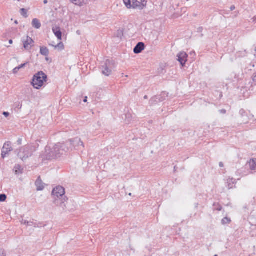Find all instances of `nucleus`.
Segmentation results:
<instances>
[{
	"label": "nucleus",
	"mask_w": 256,
	"mask_h": 256,
	"mask_svg": "<svg viewBox=\"0 0 256 256\" xmlns=\"http://www.w3.org/2000/svg\"><path fill=\"white\" fill-rule=\"evenodd\" d=\"M71 146L72 143L68 142L58 143L52 148L50 146H46L45 151L41 155V158L42 160L58 158L68 152Z\"/></svg>",
	"instance_id": "1"
},
{
	"label": "nucleus",
	"mask_w": 256,
	"mask_h": 256,
	"mask_svg": "<svg viewBox=\"0 0 256 256\" xmlns=\"http://www.w3.org/2000/svg\"><path fill=\"white\" fill-rule=\"evenodd\" d=\"M64 194L65 190L62 186H56V188L53 189L52 192V194L54 196L56 197V198H55L54 203L56 206L62 207L63 210H65L66 208L65 202L67 200Z\"/></svg>",
	"instance_id": "2"
},
{
	"label": "nucleus",
	"mask_w": 256,
	"mask_h": 256,
	"mask_svg": "<svg viewBox=\"0 0 256 256\" xmlns=\"http://www.w3.org/2000/svg\"><path fill=\"white\" fill-rule=\"evenodd\" d=\"M47 75L42 71H40L36 73L33 76L32 84L36 89H40L46 82Z\"/></svg>",
	"instance_id": "3"
},
{
	"label": "nucleus",
	"mask_w": 256,
	"mask_h": 256,
	"mask_svg": "<svg viewBox=\"0 0 256 256\" xmlns=\"http://www.w3.org/2000/svg\"><path fill=\"white\" fill-rule=\"evenodd\" d=\"M36 150V149L35 146H26L20 149L18 156L22 159V161H24L29 157H30Z\"/></svg>",
	"instance_id": "4"
},
{
	"label": "nucleus",
	"mask_w": 256,
	"mask_h": 256,
	"mask_svg": "<svg viewBox=\"0 0 256 256\" xmlns=\"http://www.w3.org/2000/svg\"><path fill=\"white\" fill-rule=\"evenodd\" d=\"M114 67V62L112 60H106L104 64L102 65V74L106 76H110Z\"/></svg>",
	"instance_id": "5"
},
{
	"label": "nucleus",
	"mask_w": 256,
	"mask_h": 256,
	"mask_svg": "<svg viewBox=\"0 0 256 256\" xmlns=\"http://www.w3.org/2000/svg\"><path fill=\"white\" fill-rule=\"evenodd\" d=\"M13 150L12 148V143L10 142H7L4 143L2 152V157L4 158L6 154H8L9 152L12 151Z\"/></svg>",
	"instance_id": "6"
},
{
	"label": "nucleus",
	"mask_w": 256,
	"mask_h": 256,
	"mask_svg": "<svg viewBox=\"0 0 256 256\" xmlns=\"http://www.w3.org/2000/svg\"><path fill=\"white\" fill-rule=\"evenodd\" d=\"M22 42L24 43V48L28 50H30L31 48L34 46V41L33 40L27 36L26 39H24L22 40Z\"/></svg>",
	"instance_id": "7"
},
{
	"label": "nucleus",
	"mask_w": 256,
	"mask_h": 256,
	"mask_svg": "<svg viewBox=\"0 0 256 256\" xmlns=\"http://www.w3.org/2000/svg\"><path fill=\"white\" fill-rule=\"evenodd\" d=\"M68 142H70L72 143V146L71 148H70V150H72L73 146L74 147V148H76V147H79L80 146H82V148L84 147V144L83 142L81 140L80 138H76L73 140H68Z\"/></svg>",
	"instance_id": "8"
},
{
	"label": "nucleus",
	"mask_w": 256,
	"mask_h": 256,
	"mask_svg": "<svg viewBox=\"0 0 256 256\" xmlns=\"http://www.w3.org/2000/svg\"><path fill=\"white\" fill-rule=\"evenodd\" d=\"M177 60L182 66H184L187 61L188 55L185 52H180L177 55Z\"/></svg>",
	"instance_id": "9"
},
{
	"label": "nucleus",
	"mask_w": 256,
	"mask_h": 256,
	"mask_svg": "<svg viewBox=\"0 0 256 256\" xmlns=\"http://www.w3.org/2000/svg\"><path fill=\"white\" fill-rule=\"evenodd\" d=\"M145 48L144 43L142 42H138L134 49V52L136 54H138L140 53Z\"/></svg>",
	"instance_id": "10"
},
{
	"label": "nucleus",
	"mask_w": 256,
	"mask_h": 256,
	"mask_svg": "<svg viewBox=\"0 0 256 256\" xmlns=\"http://www.w3.org/2000/svg\"><path fill=\"white\" fill-rule=\"evenodd\" d=\"M52 31L54 34L55 36L58 38L59 40H62V33L60 31V27H53Z\"/></svg>",
	"instance_id": "11"
},
{
	"label": "nucleus",
	"mask_w": 256,
	"mask_h": 256,
	"mask_svg": "<svg viewBox=\"0 0 256 256\" xmlns=\"http://www.w3.org/2000/svg\"><path fill=\"white\" fill-rule=\"evenodd\" d=\"M35 184L36 186V190L38 191L42 190L44 188V183L42 182V180L40 177L36 180Z\"/></svg>",
	"instance_id": "12"
},
{
	"label": "nucleus",
	"mask_w": 256,
	"mask_h": 256,
	"mask_svg": "<svg viewBox=\"0 0 256 256\" xmlns=\"http://www.w3.org/2000/svg\"><path fill=\"white\" fill-rule=\"evenodd\" d=\"M164 94V93L162 94L160 96H158L154 97H153L150 100V102L151 104H154V102H158L163 101V98H162V95Z\"/></svg>",
	"instance_id": "13"
},
{
	"label": "nucleus",
	"mask_w": 256,
	"mask_h": 256,
	"mask_svg": "<svg viewBox=\"0 0 256 256\" xmlns=\"http://www.w3.org/2000/svg\"><path fill=\"white\" fill-rule=\"evenodd\" d=\"M250 168L252 170H256V159H251L248 162Z\"/></svg>",
	"instance_id": "14"
},
{
	"label": "nucleus",
	"mask_w": 256,
	"mask_h": 256,
	"mask_svg": "<svg viewBox=\"0 0 256 256\" xmlns=\"http://www.w3.org/2000/svg\"><path fill=\"white\" fill-rule=\"evenodd\" d=\"M32 26L36 29H38L41 26V23L37 18H34L32 21Z\"/></svg>",
	"instance_id": "15"
},
{
	"label": "nucleus",
	"mask_w": 256,
	"mask_h": 256,
	"mask_svg": "<svg viewBox=\"0 0 256 256\" xmlns=\"http://www.w3.org/2000/svg\"><path fill=\"white\" fill-rule=\"evenodd\" d=\"M40 53L42 55L48 56L49 54V50L46 46H41L40 48Z\"/></svg>",
	"instance_id": "16"
},
{
	"label": "nucleus",
	"mask_w": 256,
	"mask_h": 256,
	"mask_svg": "<svg viewBox=\"0 0 256 256\" xmlns=\"http://www.w3.org/2000/svg\"><path fill=\"white\" fill-rule=\"evenodd\" d=\"M70 1L76 5L82 6L86 3V0H70Z\"/></svg>",
	"instance_id": "17"
},
{
	"label": "nucleus",
	"mask_w": 256,
	"mask_h": 256,
	"mask_svg": "<svg viewBox=\"0 0 256 256\" xmlns=\"http://www.w3.org/2000/svg\"><path fill=\"white\" fill-rule=\"evenodd\" d=\"M235 182V180L234 178H229L228 180V189H231L234 187V184Z\"/></svg>",
	"instance_id": "18"
},
{
	"label": "nucleus",
	"mask_w": 256,
	"mask_h": 256,
	"mask_svg": "<svg viewBox=\"0 0 256 256\" xmlns=\"http://www.w3.org/2000/svg\"><path fill=\"white\" fill-rule=\"evenodd\" d=\"M20 14L22 16L26 18L28 16V15L27 14L28 10L24 8H22L20 9Z\"/></svg>",
	"instance_id": "19"
},
{
	"label": "nucleus",
	"mask_w": 256,
	"mask_h": 256,
	"mask_svg": "<svg viewBox=\"0 0 256 256\" xmlns=\"http://www.w3.org/2000/svg\"><path fill=\"white\" fill-rule=\"evenodd\" d=\"M124 2L127 8H130L132 7V5L131 4L130 0H124Z\"/></svg>",
	"instance_id": "20"
},
{
	"label": "nucleus",
	"mask_w": 256,
	"mask_h": 256,
	"mask_svg": "<svg viewBox=\"0 0 256 256\" xmlns=\"http://www.w3.org/2000/svg\"><path fill=\"white\" fill-rule=\"evenodd\" d=\"M14 170L15 171L16 174H18L20 172H22L21 166L19 164L16 165V166L14 168Z\"/></svg>",
	"instance_id": "21"
},
{
	"label": "nucleus",
	"mask_w": 256,
	"mask_h": 256,
	"mask_svg": "<svg viewBox=\"0 0 256 256\" xmlns=\"http://www.w3.org/2000/svg\"><path fill=\"white\" fill-rule=\"evenodd\" d=\"M230 222H231V220L230 218L226 217V218H224L222 220V224H229Z\"/></svg>",
	"instance_id": "22"
},
{
	"label": "nucleus",
	"mask_w": 256,
	"mask_h": 256,
	"mask_svg": "<svg viewBox=\"0 0 256 256\" xmlns=\"http://www.w3.org/2000/svg\"><path fill=\"white\" fill-rule=\"evenodd\" d=\"M56 48H58L60 50H62L64 48V45L62 42H60L57 45L54 46Z\"/></svg>",
	"instance_id": "23"
},
{
	"label": "nucleus",
	"mask_w": 256,
	"mask_h": 256,
	"mask_svg": "<svg viewBox=\"0 0 256 256\" xmlns=\"http://www.w3.org/2000/svg\"><path fill=\"white\" fill-rule=\"evenodd\" d=\"M6 199V196L5 194H0V202H4Z\"/></svg>",
	"instance_id": "24"
},
{
	"label": "nucleus",
	"mask_w": 256,
	"mask_h": 256,
	"mask_svg": "<svg viewBox=\"0 0 256 256\" xmlns=\"http://www.w3.org/2000/svg\"><path fill=\"white\" fill-rule=\"evenodd\" d=\"M214 206H216V208L218 211H220L222 210V206H220L218 204H214Z\"/></svg>",
	"instance_id": "25"
},
{
	"label": "nucleus",
	"mask_w": 256,
	"mask_h": 256,
	"mask_svg": "<svg viewBox=\"0 0 256 256\" xmlns=\"http://www.w3.org/2000/svg\"><path fill=\"white\" fill-rule=\"evenodd\" d=\"M0 256H6V252L2 248L0 249Z\"/></svg>",
	"instance_id": "26"
},
{
	"label": "nucleus",
	"mask_w": 256,
	"mask_h": 256,
	"mask_svg": "<svg viewBox=\"0 0 256 256\" xmlns=\"http://www.w3.org/2000/svg\"><path fill=\"white\" fill-rule=\"evenodd\" d=\"M136 2H138V4H137V3H136V4H135V2H133V4H132V8H137V7L140 6V2H137V1H136Z\"/></svg>",
	"instance_id": "27"
},
{
	"label": "nucleus",
	"mask_w": 256,
	"mask_h": 256,
	"mask_svg": "<svg viewBox=\"0 0 256 256\" xmlns=\"http://www.w3.org/2000/svg\"><path fill=\"white\" fill-rule=\"evenodd\" d=\"M20 70V68H18V66L17 67H16L14 70H13V73L16 74H17L18 72L19 71V70Z\"/></svg>",
	"instance_id": "28"
},
{
	"label": "nucleus",
	"mask_w": 256,
	"mask_h": 256,
	"mask_svg": "<svg viewBox=\"0 0 256 256\" xmlns=\"http://www.w3.org/2000/svg\"><path fill=\"white\" fill-rule=\"evenodd\" d=\"M22 224H28L29 222L28 221H27L26 220H22Z\"/></svg>",
	"instance_id": "29"
},
{
	"label": "nucleus",
	"mask_w": 256,
	"mask_h": 256,
	"mask_svg": "<svg viewBox=\"0 0 256 256\" xmlns=\"http://www.w3.org/2000/svg\"><path fill=\"white\" fill-rule=\"evenodd\" d=\"M26 64H27V63H24V64H22L20 65L18 67L20 68H20L24 67Z\"/></svg>",
	"instance_id": "30"
},
{
	"label": "nucleus",
	"mask_w": 256,
	"mask_h": 256,
	"mask_svg": "<svg viewBox=\"0 0 256 256\" xmlns=\"http://www.w3.org/2000/svg\"><path fill=\"white\" fill-rule=\"evenodd\" d=\"M252 80H253L254 82H256V74H254L252 76Z\"/></svg>",
	"instance_id": "31"
},
{
	"label": "nucleus",
	"mask_w": 256,
	"mask_h": 256,
	"mask_svg": "<svg viewBox=\"0 0 256 256\" xmlns=\"http://www.w3.org/2000/svg\"><path fill=\"white\" fill-rule=\"evenodd\" d=\"M240 112L242 114V116L244 117V114H245L244 111L243 110H240Z\"/></svg>",
	"instance_id": "32"
},
{
	"label": "nucleus",
	"mask_w": 256,
	"mask_h": 256,
	"mask_svg": "<svg viewBox=\"0 0 256 256\" xmlns=\"http://www.w3.org/2000/svg\"><path fill=\"white\" fill-rule=\"evenodd\" d=\"M29 224H27L28 226H32V225H36V224H34L32 222H28Z\"/></svg>",
	"instance_id": "33"
},
{
	"label": "nucleus",
	"mask_w": 256,
	"mask_h": 256,
	"mask_svg": "<svg viewBox=\"0 0 256 256\" xmlns=\"http://www.w3.org/2000/svg\"><path fill=\"white\" fill-rule=\"evenodd\" d=\"M235 8H236V7H235V6H234V5H233V6H232L230 7V10L231 11L234 10H235Z\"/></svg>",
	"instance_id": "34"
},
{
	"label": "nucleus",
	"mask_w": 256,
	"mask_h": 256,
	"mask_svg": "<svg viewBox=\"0 0 256 256\" xmlns=\"http://www.w3.org/2000/svg\"><path fill=\"white\" fill-rule=\"evenodd\" d=\"M220 112L222 114H225L226 113V110L224 109H222L220 110Z\"/></svg>",
	"instance_id": "35"
},
{
	"label": "nucleus",
	"mask_w": 256,
	"mask_h": 256,
	"mask_svg": "<svg viewBox=\"0 0 256 256\" xmlns=\"http://www.w3.org/2000/svg\"><path fill=\"white\" fill-rule=\"evenodd\" d=\"M3 114L6 117L9 116L10 114L8 112H3Z\"/></svg>",
	"instance_id": "36"
},
{
	"label": "nucleus",
	"mask_w": 256,
	"mask_h": 256,
	"mask_svg": "<svg viewBox=\"0 0 256 256\" xmlns=\"http://www.w3.org/2000/svg\"><path fill=\"white\" fill-rule=\"evenodd\" d=\"M252 22H254V23H256V16H254L252 18Z\"/></svg>",
	"instance_id": "37"
},
{
	"label": "nucleus",
	"mask_w": 256,
	"mask_h": 256,
	"mask_svg": "<svg viewBox=\"0 0 256 256\" xmlns=\"http://www.w3.org/2000/svg\"><path fill=\"white\" fill-rule=\"evenodd\" d=\"M219 166L220 167V168H222L224 167V164L222 162H220L219 163Z\"/></svg>",
	"instance_id": "38"
},
{
	"label": "nucleus",
	"mask_w": 256,
	"mask_h": 256,
	"mask_svg": "<svg viewBox=\"0 0 256 256\" xmlns=\"http://www.w3.org/2000/svg\"><path fill=\"white\" fill-rule=\"evenodd\" d=\"M130 116H131L130 114H126V118H129Z\"/></svg>",
	"instance_id": "39"
},
{
	"label": "nucleus",
	"mask_w": 256,
	"mask_h": 256,
	"mask_svg": "<svg viewBox=\"0 0 256 256\" xmlns=\"http://www.w3.org/2000/svg\"><path fill=\"white\" fill-rule=\"evenodd\" d=\"M87 98H88L87 96H86V97L84 98V102H87Z\"/></svg>",
	"instance_id": "40"
},
{
	"label": "nucleus",
	"mask_w": 256,
	"mask_h": 256,
	"mask_svg": "<svg viewBox=\"0 0 256 256\" xmlns=\"http://www.w3.org/2000/svg\"><path fill=\"white\" fill-rule=\"evenodd\" d=\"M12 42H13V41H12V40H9V44H12Z\"/></svg>",
	"instance_id": "41"
},
{
	"label": "nucleus",
	"mask_w": 256,
	"mask_h": 256,
	"mask_svg": "<svg viewBox=\"0 0 256 256\" xmlns=\"http://www.w3.org/2000/svg\"><path fill=\"white\" fill-rule=\"evenodd\" d=\"M18 142L19 144H21V140L19 139Z\"/></svg>",
	"instance_id": "42"
},
{
	"label": "nucleus",
	"mask_w": 256,
	"mask_h": 256,
	"mask_svg": "<svg viewBox=\"0 0 256 256\" xmlns=\"http://www.w3.org/2000/svg\"><path fill=\"white\" fill-rule=\"evenodd\" d=\"M48 1L47 0H44V4H48Z\"/></svg>",
	"instance_id": "43"
},
{
	"label": "nucleus",
	"mask_w": 256,
	"mask_h": 256,
	"mask_svg": "<svg viewBox=\"0 0 256 256\" xmlns=\"http://www.w3.org/2000/svg\"><path fill=\"white\" fill-rule=\"evenodd\" d=\"M242 122H244V123H246V122H248V121L247 120H242Z\"/></svg>",
	"instance_id": "44"
},
{
	"label": "nucleus",
	"mask_w": 256,
	"mask_h": 256,
	"mask_svg": "<svg viewBox=\"0 0 256 256\" xmlns=\"http://www.w3.org/2000/svg\"><path fill=\"white\" fill-rule=\"evenodd\" d=\"M50 46H52L54 47V46H56L54 44H50Z\"/></svg>",
	"instance_id": "45"
},
{
	"label": "nucleus",
	"mask_w": 256,
	"mask_h": 256,
	"mask_svg": "<svg viewBox=\"0 0 256 256\" xmlns=\"http://www.w3.org/2000/svg\"><path fill=\"white\" fill-rule=\"evenodd\" d=\"M144 99H148V96H144Z\"/></svg>",
	"instance_id": "46"
},
{
	"label": "nucleus",
	"mask_w": 256,
	"mask_h": 256,
	"mask_svg": "<svg viewBox=\"0 0 256 256\" xmlns=\"http://www.w3.org/2000/svg\"><path fill=\"white\" fill-rule=\"evenodd\" d=\"M222 96V93L221 92L220 94V98H221Z\"/></svg>",
	"instance_id": "47"
},
{
	"label": "nucleus",
	"mask_w": 256,
	"mask_h": 256,
	"mask_svg": "<svg viewBox=\"0 0 256 256\" xmlns=\"http://www.w3.org/2000/svg\"><path fill=\"white\" fill-rule=\"evenodd\" d=\"M14 23L16 24H18V20H16L14 22Z\"/></svg>",
	"instance_id": "48"
},
{
	"label": "nucleus",
	"mask_w": 256,
	"mask_h": 256,
	"mask_svg": "<svg viewBox=\"0 0 256 256\" xmlns=\"http://www.w3.org/2000/svg\"><path fill=\"white\" fill-rule=\"evenodd\" d=\"M132 195V194L131 193H130L129 194V196H131Z\"/></svg>",
	"instance_id": "49"
},
{
	"label": "nucleus",
	"mask_w": 256,
	"mask_h": 256,
	"mask_svg": "<svg viewBox=\"0 0 256 256\" xmlns=\"http://www.w3.org/2000/svg\"><path fill=\"white\" fill-rule=\"evenodd\" d=\"M214 256H218V255H216H216H214Z\"/></svg>",
	"instance_id": "50"
}]
</instances>
